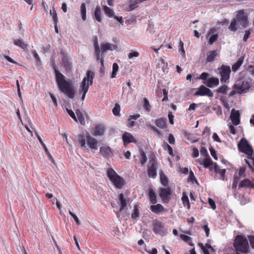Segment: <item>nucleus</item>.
<instances>
[{
  "label": "nucleus",
  "instance_id": "1",
  "mask_svg": "<svg viewBox=\"0 0 254 254\" xmlns=\"http://www.w3.org/2000/svg\"><path fill=\"white\" fill-rule=\"evenodd\" d=\"M56 81L60 90L69 98H73L74 90L72 86L65 80V76L57 69H55Z\"/></svg>",
  "mask_w": 254,
  "mask_h": 254
},
{
  "label": "nucleus",
  "instance_id": "2",
  "mask_svg": "<svg viewBox=\"0 0 254 254\" xmlns=\"http://www.w3.org/2000/svg\"><path fill=\"white\" fill-rule=\"evenodd\" d=\"M77 139L78 142L80 144V147L83 151L86 152L89 151V149L86 145V141L90 148L94 150L98 149V141L89 134L86 135L85 137L82 134H80L78 135Z\"/></svg>",
  "mask_w": 254,
  "mask_h": 254
},
{
  "label": "nucleus",
  "instance_id": "3",
  "mask_svg": "<svg viewBox=\"0 0 254 254\" xmlns=\"http://www.w3.org/2000/svg\"><path fill=\"white\" fill-rule=\"evenodd\" d=\"M233 246L237 252H240L243 254H248L249 252L248 241L243 235L236 236L234 241Z\"/></svg>",
  "mask_w": 254,
  "mask_h": 254
},
{
  "label": "nucleus",
  "instance_id": "4",
  "mask_svg": "<svg viewBox=\"0 0 254 254\" xmlns=\"http://www.w3.org/2000/svg\"><path fill=\"white\" fill-rule=\"evenodd\" d=\"M94 73L90 70H88L86 73V76L85 77L80 86L79 89V93H82V99L83 100L85 98L86 93L87 92L89 86L92 85L93 78H94Z\"/></svg>",
  "mask_w": 254,
  "mask_h": 254
},
{
  "label": "nucleus",
  "instance_id": "5",
  "mask_svg": "<svg viewBox=\"0 0 254 254\" xmlns=\"http://www.w3.org/2000/svg\"><path fill=\"white\" fill-rule=\"evenodd\" d=\"M107 174L110 181L117 189H121L126 184L124 179L118 175L112 168L107 169Z\"/></svg>",
  "mask_w": 254,
  "mask_h": 254
},
{
  "label": "nucleus",
  "instance_id": "6",
  "mask_svg": "<svg viewBox=\"0 0 254 254\" xmlns=\"http://www.w3.org/2000/svg\"><path fill=\"white\" fill-rule=\"evenodd\" d=\"M251 79L238 80L233 85V89H235L238 93L247 92L251 87Z\"/></svg>",
  "mask_w": 254,
  "mask_h": 254
},
{
  "label": "nucleus",
  "instance_id": "7",
  "mask_svg": "<svg viewBox=\"0 0 254 254\" xmlns=\"http://www.w3.org/2000/svg\"><path fill=\"white\" fill-rule=\"evenodd\" d=\"M240 151L245 153L248 156H252L253 154V149L249 145L248 141L245 138H242L238 145Z\"/></svg>",
  "mask_w": 254,
  "mask_h": 254
},
{
  "label": "nucleus",
  "instance_id": "8",
  "mask_svg": "<svg viewBox=\"0 0 254 254\" xmlns=\"http://www.w3.org/2000/svg\"><path fill=\"white\" fill-rule=\"evenodd\" d=\"M193 90H196L194 93L195 96H207L209 98L213 97V93L212 91L204 85H201L197 88L193 89Z\"/></svg>",
  "mask_w": 254,
  "mask_h": 254
},
{
  "label": "nucleus",
  "instance_id": "9",
  "mask_svg": "<svg viewBox=\"0 0 254 254\" xmlns=\"http://www.w3.org/2000/svg\"><path fill=\"white\" fill-rule=\"evenodd\" d=\"M218 69L219 70L221 76V82L224 83L227 82L230 78V75L231 73L230 66L222 64L220 68H218Z\"/></svg>",
  "mask_w": 254,
  "mask_h": 254
},
{
  "label": "nucleus",
  "instance_id": "10",
  "mask_svg": "<svg viewBox=\"0 0 254 254\" xmlns=\"http://www.w3.org/2000/svg\"><path fill=\"white\" fill-rule=\"evenodd\" d=\"M172 191L170 188H161L159 196L164 203H168L171 198Z\"/></svg>",
  "mask_w": 254,
  "mask_h": 254
},
{
  "label": "nucleus",
  "instance_id": "11",
  "mask_svg": "<svg viewBox=\"0 0 254 254\" xmlns=\"http://www.w3.org/2000/svg\"><path fill=\"white\" fill-rule=\"evenodd\" d=\"M153 231L156 234L161 236L165 235L167 233V229L165 228L163 223L159 221H156L153 224Z\"/></svg>",
  "mask_w": 254,
  "mask_h": 254
},
{
  "label": "nucleus",
  "instance_id": "12",
  "mask_svg": "<svg viewBox=\"0 0 254 254\" xmlns=\"http://www.w3.org/2000/svg\"><path fill=\"white\" fill-rule=\"evenodd\" d=\"M236 18V20L238 21L239 23L242 25L243 27L245 28L248 26V16L244 9L240 10L237 12Z\"/></svg>",
  "mask_w": 254,
  "mask_h": 254
},
{
  "label": "nucleus",
  "instance_id": "13",
  "mask_svg": "<svg viewBox=\"0 0 254 254\" xmlns=\"http://www.w3.org/2000/svg\"><path fill=\"white\" fill-rule=\"evenodd\" d=\"M94 54L96 56L97 61L100 62L102 67H104V57L102 54H100V49L99 46L98 39L97 36L94 40Z\"/></svg>",
  "mask_w": 254,
  "mask_h": 254
},
{
  "label": "nucleus",
  "instance_id": "14",
  "mask_svg": "<svg viewBox=\"0 0 254 254\" xmlns=\"http://www.w3.org/2000/svg\"><path fill=\"white\" fill-rule=\"evenodd\" d=\"M230 119L234 126H237L240 123V114L238 110L232 109L230 115Z\"/></svg>",
  "mask_w": 254,
  "mask_h": 254
},
{
  "label": "nucleus",
  "instance_id": "15",
  "mask_svg": "<svg viewBox=\"0 0 254 254\" xmlns=\"http://www.w3.org/2000/svg\"><path fill=\"white\" fill-rule=\"evenodd\" d=\"M152 164L150 166H149L147 169V174L150 178H154L156 177V169H157V162L152 159Z\"/></svg>",
  "mask_w": 254,
  "mask_h": 254
},
{
  "label": "nucleus",
  "instance_id": "16",
  "mask_svg": "<svg viewBox=\"0 0 254 254\" xmlns=\"http://www.w3.org/2000/svg\"><path fill=\"white\" fill-rule=\"evenodd\" d=\"M203 83L208 87L213 88L218 86L219 84V80L217 77H212L208 78Z\"/></svg>",
  "mask_w": 254,
  "mask_h": 254
},
{
  "label": "nucleus",
  "instance_id": "17",
  "mask_svg": "<svg viewBox=\"0 0 254 254\" xmlns=\"http://www.w3.org/2000/svg\"><path fill=\"white\" fill-rule=\"evenodd\" d=\"M100 152L102 156L106 158H109L113 156V151L109 146H102L100 147Z\"/></svg>",
  "mask_w": 254,
  "mask_h": 254
},
{
  "label": "nucleus",
  "instance_id": "18",
  "mask_svg": "<svg viewBox=\"0 0 254 254\" xmlns=\"http://www.w3.org/2000/svg\"><path fill=\"white\" fill-rule=\"evenodd\" d=\"M105 130V128L104 125L102 124L97 125L95 126L94 128L92 129V133L93 135L100 136L102 135Z\"/></svg>",
  "mask_w": 254,
  "mask_h": 254
},
{
  "label": "nucleus",
  "instance_id": "19",
  "mask_svg": "<svg viewBox=\"0 0 254 254\" xmlns=\"http://www.w3.org/2000/svg\"><path fill=\"white\" fill-rule=\"evenodd\" d=\"M122 139L125 146H127L130 143L136 142V140L134 137L130 133L127 132H125L123 134Z\"/></svg>",
  "mask_w": 254,
  "mask_h": 254
},
{
  "label": "nucleus",
  "instance_id": "20",
  "mask_svg": "<svg viewBox=\"0 0 254 254\" xmlns=\"http://www.w3.org/2000/svg\"><path fill=\"white\" fill-rule=\"evenodd\" d=\"M150 209L153 213L157 214L166 211L164 207L161 204L152 205L150 207Z\"/></svg>",
  "mask_w": 254,
  "mask_h": 254
},
{
  "label": "nucleus",
  "instance_id": "21",
  "mask_svg": "<svg viewBox=\"0 0 254 254\" xmlns=\"http://www.w3.org/2000/svg\"><path fill=\"white\" fill-rule=\"evenodd\" d=\"M62 62L63 65L65 67L66 70L70 71L71 69L72 64L69 62L67 56L65 54H63Z\"/></svg>",
  "mask_w": 254,
  "mask_h": 254
},
{
  "label": "nucleus",
  "instance_id": "22",
  "mask_svg": "<svg viewBox=\"0 0 254 254\" xmlns=\"http://www.w3.org/2000/svg\"><path fill=\"white\" fill-rule=\"evenodd\" d=\"M117 46L109 43H106L105 44H101V50L100 51L103 53L107 51H113L116 50Z\"/></svg>",
  "mask_w": 254,
  "mask_h": 254
},
{
  "label": "nucleus",
  "instance_id": "23",
  "mask_svg": "<svg viewBox=\"0 0 254 254\" xmlns=\"http://www.w3.org/2000/svg\"><path fill=\"white\" fill-rule=\"evenodd\" d=\"M239 189L242 188H250L254 189V183L248 179L242 181L238 185Z\"/></svg>",
  "mask_w": 254,
  "mask_h": 254
},
{
  "label": "nucleus",
  "instance_id": "24",
  "mask_svg": "<svg viewBox=\"0 0 254 254\" xmlns=\"http://www.w3.org/2000/svg\"><path fill=\"white\" fill-rule=\"evenodd\" d=\"M143 0H130L128 1L127 4V10L128 11H131L135 9L137 5L142 2Z\"/></svg>",
  "mask_w": 254,
  "mask_h": 254
},
{
  "label": "nucleus",
  "instance_id": "25",
  "mask_svg": "<svg viewBox=\"0 0 254 254\" xmlns=\"http://www.w3.org/2000/svg\"><path fill=\"white\" fill-rule=\"evenodd\" d=\"M140 117V115L136 114L133 115H130L127 123V126L129 127H132L134 126V121Z\"/></svg>",
  "mask_w": 254,
  "mask_h": 254
},
{
  "label": "nucleus",
  "instance_id": "26",
  "mask_svg": "<svg viewBox=\"0 0 254 254\" xmlns=\"http://www.w3.org/2000/svg\"><path fill=\"white\" fill-rule=\"evenodd\" d=\"M167 120L166 118H160L156 120L155 124L160 128L164 129L167 127Z\"/></svg>",
  "mask_w": 254,
  "mask_h": 254
},
{
  "label": "nucleus",
  "instance_id": "27",
  "mask_svg": "<svg viewBox=\"0 0 254 254\" xmlns=\"http://www.w3.org/2000/svg\"><path fill=\"white\" fill-rule=\"evenodd\" d=\"M148 196L149 200L152 204H155L157 203V200L156 194L152 189H149Z\"/></svg>",
  "mask_w": 254,
  "mask_h": 254
},
{
  "label": "nucleus",
  "instance_id": "28",
  "mask_svg": "<svg viewBox=\"0 0 254 254\" xmlns=\"http://www.w3.org/2000/svg\"><path fill=\"white\" fill-rule=\"evenodd\" d=\"M217 56V52L216 50L209 51L207 53V58L206 61L207 63H211L213 62L214 58Z\"/></svg>",
  "mask_w": 254,
  "mask_h": 254
},
{
  "label": "nucleus",
  "instance_id": "29",
  "mask_svg": "<svg viewBox=\"0 0 254 254\" xmlns=\"http://www.w3.org/2000/svg\"><path fill=\"white\" fill-rule=\"evenodd\" d=\"M129 198H127V201H129ZM119 200L121 202L120 211L124 210L127 207V200L125 198L123 193H121L119 195Z\"/></svg>",
  "mask_w": 254,
  "mask_h": 254
},
{
  "label": "nucleus",
  "instance_id": "30",
  "mask_svg": "<svg viewBox=\"0 0 254 254\" xmlns=\"http://www.w3.org/2000/svg\"><path fill=\"white\" fill-rule=\"evenodd\" d=\"M214 172L216 173L219 174L221 175V179L223 180H224L225 175V173H226V170L225 169H220V168L219 167L218 165H217L216 163L214 164Z\"/></svg>",
  "mask_w": 254,
  "mask_h": 254
},
{
  "label": "nucleus",
  "instance_id": "31",
  "mask_svg": "<svg viewBox=\"0 0 254 254\" xmlns=\"http://www.w3.org/2000/svg\"><path fill=\"white\" fill-rule=\"evenodd\" d=\"M244 58L241 57L239 59V60L237 61L236 63H235L232 66V71L234 72L237 71L240 66L242 65L243 63Z\"/></svg>",
  "mask_w": 254,
  "mask_h": 254
},
{
  "label": "nucleus",
  "instance_id": "32",
  "mask_svg": "<svg viewBox=\"0 0 254 254\" xmlns=\"http://www.w3.org/2000/svg\"><path fill=\"white\" fill-rule=\"evenodd\" d=\"M14 44L15 45L21 48L24 50H27L28 48V44L24 43L21 40L16 39L14 40Z\"/></svg>",
  "mask_w": 254,
  "mask_h": 254
},
{
  "label": "nucleus",
  "instance_id": "33",
  "mask_svg": "<svg viewBox=\"0 0 254 254\" xmlns=\"http://www.w3.org/2000/svg\"><path fill=\"white\" fill-rule=\"evenodd\" d=\"M94 17L96 20L99 22H101L102 21L101 15V11L100 7L99 5L97 6L95 8V11H94Z\"/></svg>",
  "mask_w": 254,
  "mask_h": 254
},
{
  "label": "nucleus",
  "instance_id": "34",
  "mask_svg": "<svg viewBox=\"0 0 254 254\" xmlns=\"http://www.w3.org/2000/svg\"><path fill=\"white\" fill-rule=\"evenodd\" d=\"M180 237L185 242L187 243L189 245L193 246L194 244L192 242V238L187 235L181 234Z\"/></svg>",
  "mask_w": 254,
  "mask_h": 254
},
{
  "label": "nucleus",
  "instance_id": "35",
  "mask_svg": "<svg viewBox=\"0 0 254 254\" xmlns=\"http://www.w3.org/2000/svg\"><path fill=\"white\" fill-rule=\"evenodd\" d=\"M80 13L83 21L86 19V8L85 3H82L80 6Z\"/></svg>",
  "mask_w": 254,
  "mask_h": 254
},
{
  "label": "nucleus",
  "instance_id": "36",
  "mask_svg": "<svg viewBox=\"0 0 254 254\" xmlns=\"http://www.w3.org/2000/svg\"><path fill=\"white\" fill-rule=\"evenodd\" d=\"M200 164L203 165L205 168H208L210 165H212V161L210 157H207L203 161L200 162Z\"/></svg>",
  "mask_w": 254,
  "mask_h": 254
},
{
  "label": "nucleus",
  "instance_id": "37",
  "mask_svg": "<svg viewBox=\"0 0 254 254\" xmlns=\"http://www.w3.org/2000/svg\"><path fill=\"white\" fill-rule=\"evenodd\" d=\"M103 8L105 13L109 17H112L113 16L114 12L112 9L108 7L107 5H104Z\"/></svg>",
  "mask_w": 254,
  "mask_h": 254
},
{
  "label": "nucleus",
  "instance_id": "38",
  "mask_svg": "<svg viewBox=\"0 0 254 254\" xmlns=\"http://www.w3.org/2000/svg\"><path fill=\"white\" fill-rule=\"evenodd\" d=\"M139 216V205L138 204H135L134 206L133 212L131 214V218L132 219H136V218L138 217Z\"/></svg>",
  "mask_w": 254,
  "mask_h": 254
},
{
  "label": "nucleus",
  "instance_id": "39",
  "mask_svg": "<svg viewBox=\"0 0 254 254\" xmlns=\"http://www.w3.org/2000/svg\"><path fill=\"white\" fill-rule=\"evenodd\" d=\"M228 28L230 31H233V32H235L237 30L238 28H237L236 19H233L232 20Z\"/></svg>",
  "mask_w": 254,
  "mask_h": 254
},
{
  "label": "nucleus",
  "instance_id": "40",
  "mask_svg": "<svg viewBox=\"0 0 254 254\" xmlns=\"http://www.w3.org/2000/svg\"><path fill=\"white\" fill-rule=\"evenodd\" d=\"M182 200L183 202V203L184 206L187 205L188 209L190 208V203L189 202V199L188 198V196L186 195L184 193H183L182 197Z\"/></svg>",
  "mask_w": 254,
  "mask_h": 254
},
{
  "label": "nucleus",
  "instance_id": "41",
  "mask_svg": "<svg viewBox=\"0 0 254 254\" xmlns=\"http://www.w3.org/2000/svg\"><path fill=\"white\" fill-rule=\"evenodd\" d=\"M228 89V86L226 85H223L217 88L216 92L219 93H222L223 94H225L227 93Z\"/></svg>",
  "mask_w": 254,
  "mask_h": 254
},
{
  "label": "nucleus",
  "instance_id": "42",
  "mask_svg": "<svg viewBox=\"0 0 254 254\" xmlns=\"http://www.w3.org/2000/svg\"><path fill=\"white\" fill-rule=\"evenodd\" d=\"M160 181L162 184V185L166 187L168 185V180L167 177L166 176L165 174L163 173H162L160 175Z\"/></svg>",
  "mask_w": 254,
  "mask_h": 254
},
{
  "label": "nucleus",
  "instance_id": "43",
  "mask_svg": "<svg viewBox=\"0 0 254 254\" xmlns=\"http://www.w3.org/2000/svg\"><path fill=\"white\" fill-rule=\"evenodd\" d=\"M119 69V65L117 63H114L113 64V71L112 73L111 78H115L117 74V72Z\"/></svg>",
  "mask_w": 254,
  "mask_h": 254
},
{
  "label": "nucleus",
  "instance_id": "44",
  "mask_svg": "<svg viewBox=\"0 0 254 254\" xmlns=\"http://www.w3.org/2000/svg\"><path fill=\"white\" fill-rule=\"evenodd\" d=\"M188 181H191L192 183H195L197 184H198V182L197 179L195 178L193 173L192 171H190L189 174V176L188 177Z\"/></svg>",
  "mask_w": 254,
  "mask_h": 254
},
{
  "label": "nucleus",
  "instance_id": "45",
  "mask_svg": "<svg viewBox=\"0 0 254 254\" xmlns=\"http://www.w3.org/2000/svg\"><path fill=\"white\" fill-rule=\"evenodd\" d=\"M143 106L145 108V109L148 111L149 112L151 110V106L149 104V102L147 99L146 98H144L143 99Z\"/></svg>",
  "mask_w": 254,
  "mask_h": 254
},
{
  "label": "nucleus",
  "instance_id": "46",
  "mask_svg": "<svg viewBox=\"0 0 254 254\" xmlns=\"http://www.w3.org/2000/svg\"><path fill=\"white\" fill-rule=\"evenodd\" d=\"M45 152V153L47 155V156L48 157V158H49V159L53 162H54V158H53L52 155L50 154V153L49 152L47 147H46L45 144H43V145H42Z\"/></svg>",
  "mask_w": 254,
  "mask_h": 254
},
{
  "label": "nucleus",
  "instance_id": "47",
  "mask_svg": "<svg viewBox=\"0 0 254 254\" xmlns=\"http://www.w3.org/2000/svg\"><path fill=\"white\" fill-rule=\"evenodd\" d=\"M163 148L165 150H167L168 151V153L170 155L172 156H174V153H173V150L172 147L169 145L168 144L166 143L163 145Z\"/></svg>",
  "mask_w": 254,
  "mask_h": 254
},
{
  "label": "nucleus",
  "instance_id": "48",
  "mask_svg": "<svg viewBox=\"0 0 254 254\" xmlns=\"http://www.w3.org/2000/svg\"><path fill=\"white\" fill-rule=\"evenodd\" d=\"M120 106L116 104L112 110L114 115L115 116H118L120 114Z\"/></svg>",
  "mask_w": 254,
  "mask_h": 254
},
{
  "label": "nucleus",
  "instance_id": "49",
  "mask_svg": "<svg viewBox=\"0 0 254 254\" xmlns=\"http://www.w3.org/2000/svg\"><path fill=\"white\" fill-rule=\"evenodd\" d=\"M68 212L69 215L74 219L76 225L78 226L80 225L81 224V223L77 216L73 212H72L70 210H69Z\"/></svg>",
  "mask_w": 254,
  "mask_h": 254
},
{
  "label": "nucleus",
  "instance_id": "50",
  "mask_svg": "<svg viewBox=\"0 0 254 254\" xmlns=\"http://www.w3.org/2000/svg\"><path fill=\"white\" fill-rule=\"evenodd\" d=\"M139 56V53L137 51L131 50L130 52L128 54V58L129 59H131L133 58H136Z\"/></svg>",
  "mask_w": 254,
  "mask_h": 254
},
{
  "label": "nucleus",
  "instance_id": "51",
  "mask_svg": "<svg viewBox=\"0 0 254 254\" xmlns=\"http://www.w3.org/2000/svg\"><path fill=\"white\" fill-rule=\"evenodd\" d=\"M147 161V157L145 153L142 151L140 153V161L141 164L143 165Z\"/></svg>",
  "mask_w": 254,
  "mask_h": 254
},
{
  "label": "nucleus",
  "instance_id": "52",
  "mask_svg": "<svg viewBox=\"0 0 254 254\" xmlns=\"http://www.w3.org/2000/svg\"><path fill=\"white\" fill-rule=\"evenodd\" d=\"M179 47L181 54L182 56H184L185 55V51L184 48V43L181 40L180 41Z\"/></svg>",
  "mask_w": 254,
  "mask_h": 254
},
{
  "label": "nucleus",
  "instance_id": "53",
  "mask_svg": "<svg viewBox=\"0 0 254 254\" xmlns=\"http://www.w3.org/2000/svg\"><path fill=\"white\" fill-rule=\"evenodd\" d=\"M209 75V74L208 72H203L198 77H197V79L206 81Z\"/></svg>",
  "mask_w": 254,
  "mask_h": 254
},
{
  "label": "nucleus",
  "instance_id": "54",
  "mask_svg": "<svg viewBox=\"0 0 254 254\" xmlns=\"http://www.w3.org/2000/svg\"><path fill=\"white\" fill-rule=\"evenodd\" d=\"M200 154L202 156L206 157H209L207 149L204 147H201L200 149Z\"/></svg>",
  "mask_w": 254,
  "mask_h": 254
},
{
  "label": "nucleus",
  "instance_id": "55",
  "mask_svg": "<svg viewBox=\"0 0 254 254\" xmlns=\"http://www.w3.org/2000/svg\"><path fill=\"white\" fill-rule=\"evenodd\" d=\"M218 34H215L210 36L209 39V43L210 45H212L218 38Z\"/></svg>",
  "mask_w": 254,
  "mask_h": 254
},
{
  "label": "nucleus",
  "instance_id": "56",
  "mask_svg": "<svg viewBox=\"0 0 254 254\" xmlns=\"http://www.w3.org/2000/svg\"><path fill=\"white\" fill-rule=\"evenodd\" d=\"M66 111L68 113V115L75 121H77V118L76 116L75 115L74 112L72 110H69L68 109H66Z\"/></svg>",
  "mask_w": 254,
  "mask_h": 254
},
{
  "label": "nucleus",
  "instance_id": "57",
  "mask_svg": "<svg viewBox=\"0 0 254 254\" xmlns=\"http://www.w3.org/2000/svg\"><path fill=\"white\" fill-rule=\"evenodd\" d=\"M239 181V178L238 177H234L233 180V183L232 186V189L235 190L236 189Z\"/></svg>",
  "mask_w": 254,
  "mask_h": 254
},
{
  "label": "nucleus",
  "instance_id": "58",
  "mask_svg": "<svg viewBox=\"0 0 254 254\" xmlns=\"http://www.w3.org/2000/svg\"><path fill=\"white\" fill-rule=\"evenodd\" d=\"M77 117L78 120L79 121V123L82 125H84L85 122L83 114H81L77 116Z\"/></svg>",
  "mask_w": 254,
  "mask_h": 254
},
{
  "label": "nucleus",
  "instance_id": "59",
  "mask_svg": "<svg viewBox=\"0 0 254 254\" xmlns=\"http://www.w3.org/2000/svg\"><path fill=\"white\" fill-rule=\"evenodd\" d=\"M208 203L210 205L211 208L215 210L216 209V204L214 201L211 198H208Z\"/></svg>",
  "mask_w": 254,
  "mask_h": 254
},
{
  "label": "nucleus",
  "instance_id": "60",
  "mask_svg": "<svg viewBox=\"0 0 254 254\" xmlns=\"http://www.w3.org/2000/svg\"><path fill=\"white\" fill-rule=\"evenodd\" d=\"M211 156L213 157L215 160H217L218 158L217 156V153L216 151L212 147L209 149Z\"/></svg>",
  "mask_w": 254,
  "mask_h": 254
},
{
  "label": "nucleus",
  "instance_id": "61",
  "mask_svg": "<svg viewBox=\"0 0 254 254\" xmlns=\"http://www.w3.org/2000/svg\"><path fill=\"white\" fill-rule=\"evenodd\" d=\"M250 34H251V32H250V30H246L245 31V34L244 36V37H243V40L244 42H247L248 39L250 37Z\"/></svg>",
  "mask_w": 254,
  "mask_h": 254
},
{
  "label": "nucleus",
  "instance_id": "62",
  "mask_svg": "<svg viewBox=\"0 0 254 254\" xmlns=\"http://www.w3.org/2000/svg\"><path fill=\"white\" fill-rule=\"evenodd\" d=\"M174 115L172 114V112H169L168 113V118L169 120V122L171 125L174 124Z\"/></svg>",
  "mask_w": 254,
  "mask_h": 254
},
{
  "label": "nucleus",
  "instance_id": "63",
  "mask_svg": "<svg viewBox=\"0 0 254 254\" xmlns=\"http://www.w3.org/2000/svg\"><path fill=\"white\" fill-rule=\"evenodd\" d=\"M199 155V151L197 148L194 147L192 149V156L193 158H196Z\"/></svg>",
  "mask_w": 254,
  "mask_h": 254
},
{
  "label": "nucleus",
  "instance_id": "64",
  "mask_svg": "<svg viewBox=\"0 0 254 254\" xmlns=\"http://www.w3.org/2000/svg\"><path fill=\"white\" fill-rule=\"evenodd\" d=\"M249 239L251 247L254 249V236H249Z\"/></svg>",
  "mask_w": 254,
  "mask_h": 254
}]
</instances>
